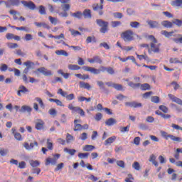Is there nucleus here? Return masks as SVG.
<instances>
[{
  "label": "nucleus",
  "instance_id": "obj_1",
  "mask_svg": "<svg viewBox=\"0 0 182 182\" xmlns=\"http://www.w3.org/2000/svg\"><path fill=\"white\" fill-rule=\"evenodd\" d=\"M82 69L84 70L85 72H90L93 75H100L101 72H107L109 75H114V70L111 67L106 68L105 66H101L100 69H97L92 67L82 66Z\"/></svg>",
  "mask_w": 182,
  "mask_h": 182
},
{
  "label": "nucleus",
  "instance_id": "obj_2",
  "mask_svg": "<svg viewBox=\"0 0 182 182\" xmlns=\"http://www.w3.org/2000/svg\"><path fill=\"white\" fill-rule=\"evenodd\" d=\"M148 38L151 41L150 48L148 50L149 53H160V46H161V43H157V39L154 36L150 35L148 36Z\"/></svg>",
  "mask_w": 182,
  "mask_h": 182
},
{
  "label": "nucleus",
  "instance_id": "obj_3",
  "mask_svg": "<svg viewBox=\"0 0 182 182\" xmlns=\"http://www.w3.org/2000/svg\"><path fill=\"white\" fill-rule=\"evenodd\" d=\"M59 1L61 4H64L61 5V8L63 12L57 11V14H58L59 16H60L61 18H68V16H69V14H68L67 11H70V4H69L70 0H59Z\"/></svg>",
  "mask_w": 182,
  "mask_h": 182
},
{
  "label": "nucleus",
  "instance_id": "obj_4",
  "mask_svg": "<svg viewBox=\"0 0 182 182\" xmlns=\"http://www.w3.org/2000/svg\"><path fill=\"white\" fill-rule=\"evenodd\" d=\"M121 38L124 42H132L134 41V32L132 30H127L121 33Z\"/></svg>",
  "mask_w": 182,
  "mask_h": 182
},
{
  "label": "nucleus",
  "instance_id": "obj_5",
  "mask_svg": "<svg viewBox=\"0 0 182 182\" xmlns=\"http://www.w3.org/2000/svg\"><path fill=\"white\" fill-rule=\"evenodd\" d=\"M96 23L100 26V32L101 33H107V32H109V22L105 21L102 19H97Z\"/></svg>",
  "mask_w": 182,
  "mask_h": 182
},
{
  "label": "nucleus",
  "instance_id": "obj_6",
  "mask_svg": "<svg viewBox=\"0 0 182 182\" xmlns=\"http://www.w3.org/2000/svg\"><path fill=\"white\" fill-rule=\"evenodd\" d=\"M161 134L162 137H164V139H165L166 140H168V139H171L172 141H177L178 143H181L182 141L181 138L176 136L174 135L168 134L164 131L161 132Z\"/></svg>",
  "mask_w": 182,
  "mask_h": 182
},
{
  "label": "nucleus",
  "instance_id": "obj_7",
  "mask_svg": "<svg viewBox=\"0 0 182 182\" xmlns=\"http://www.w3.org/2000/svg\"><path fill=\"white\" fill-rule=\"evenodd\" d=\"M68 109H69V110H71L72 113H76L77 112L82 117H85V116L86 114L85 111L82 108H80V107H75V106H73V104H69L68 105Z\"/></svg>",
  "mask_w": 182,
  "mask_h": 182
},
{
  "label": "nucleus",
  "instance_id": "obj_8",
  "mask_svg": "<svg viewBox=\"0 0 182 182\" xmlns=\"http://www.w3.org/2000/svg\"><path fill=\"white\" fill-rule=\"evenodd\" d=\"M9 14L10 15H13V19H14V21H21V22H25L26 21V18L21 16V13L17 11L10 10Z\"/></svg>",
  "mask_w": 182,
  "mask_h": 182
},
{
  "label": "nucleus",
  "instance_id": "obj_9",
  "mask_svg": "<svg viewBox=\"0 0 182 182\" xmlns=\"http://www.w3.org/2000/svg\"><path fill=\"white\" fill-rule=\"evenodd\" d=\"M58 95H60L63 97H65L66 100H73V99H75V94L72 93V94H69L68 95V92L63 91V90H62V88H60L58 90Z\"/></svg>",
  "mask_w": 182,
  "mask_h": 182
},
{
  "label": "nucleus",
  "instance_id": "obj_10",
  "mask_svg": "<svg viewBox=\"0 0 182 182\" xmlns=\"http://www.w3.org/2000/svg\"><path fill=\"white\" fill-rule=\"evenodd\" d=\"M55 158H47L46 159V166H49V164H52V166H55L58 159H60V154H56L54 155Z\"/></svg>",
  "mask_w": 182,
  "mask_h": 182
},
{
  "label": "nucleus",
  "instance_id": "obj_11",
  "mask_svg": "<svg viewBox=\"0 0 182 182\" xmlns=\"http://www.w3.org/2000/svg\"><path fill=\"white\" fill-rule=\"evenodd\" d=\"M105 2V0H100V5L99 4H95L92 5V9L95 11H99L98 14L100 16L103 15V3Z\"/></svg>",
  "mask_w": 182,
  "mask_h": 182
},
{
  "label": "nucleus",
  "instance_id": "obj_12",
  "mask_svg": "<svg viewBox=\"0 0 182 182\" xmlns=\"http://www.w3.org/2000/svg\"><path fill=\"white\" fill-rule=\"evenodd\" d=\"M21 3L22 4V5H23V6H25V8H28V9H31V11H35V9H36V5L35 4V3H33V1H26L25 0H23L21 1Z\"/></svg>",
  "mask_w": 182,
  "mask_h": 182
},
{
  "label": "nucleus",
  "instance_id": "obj_13",
  "mask_svg": "<svg viewBox=\"0 0 182 182\" xmlns=\"http://www.w3.org/2000/svg\"><path fill=\"white\" fill-rule=\"evenodd\" d=\"M28 93H29V90L25 85H20L18 87L17 95L19 96V97H22V95H28Z\"/></svg>",
  "mask_w": 182,
  "mask_h": 182
},
{
  "label": "nucleus",
  "instance_id": "obj_14",
  "mask_svg": "<svg viewBox=\"0 0 182 182\" xmlns=\"http://www.w3.org/2000/svg\"><path fill=\"white\" fill-rule=\"evenodd\" d=\"M146 23H148L151 29H160V28H161L159 21L149 20L147 21Z\"/></svg>",
  "mask_w": 182,
  "mask_h": 182
},
{
  "label": "nucleus",
  "instance_id": "obj_15",
  "mask_svg": "<svg viewBox=\"0 0 182 182\" xmlns=\"http://www.w3.org/2000/svg\"><path fill=\"white\" fill-rule=\"evenodd\" d=\"M87 62L89 63H98L99 65H102L103 63V60L99 55H95L92 58H87Z\"/></svg>",
  "mask_w": 182,
  "mask_h": 182
},
{
  "label": "nucleus",
  "instance_id": "obj_16",
  "mask_svg": "<svg viewBox=\"0 0 182 182\" xmlns=\"http://www.w3.org/2000/svg\"><path fill=\"white\" fill-rule=\"evenodd\" d=\"M23 65L26 66V68L23 70V73H25V75H28V73H29V69H31L32 66H35V63L31 60H28L24 62Z\"/></svg>",
  "mask_w": 182,
  "mask_h": 182
},
{
  "label": "nucleus",
  "instance_id": "obj_17",
  "mask_svg": "<svg viewBox=\"0 0 182 182\" xmlns=\"http://www.w3.org/2000/svg\"><path fill=\"white\" fill-rule=\"evenodd\" d=\"M125 106H127V107H134V109H137V107H141L143 105L140 102H125Z\"/></svg>",
  "mask_w": 182,
  "mask_h": 182
},
{
  "label": "nucleus",
  "instance_id": "obj_18",
  "mask_svg": "<svg viewBox=\"0 0 182 182\" xmlns=\"http://www.w3.org/2000/svg\"><path fill=\"white\" fill-rule=\"evenodd\" d=\"M168 97L172 100L174 103H177V105H181L182 106V100L181 99L174 96L173 94H168Z\"/></svg>",
  "mask_w": 182,
  "mask_h": 182
},
{
  "label": "nucleus",
  "instance_id": "obj_19",
  "mask_svg": "<svg viewBox=\"0 0 182 182\" xmlns=\"http://www.w3.org/2000/svg\"><path fill=\"white\" fill-rule=\"evenodd\" d=\"M6 38L8 41H11L12 39H14V41H21V36L14 35V34L11 33H8L6 34Z\"/></svg>",
  "mask_w": 182,
  "mask_h": 182
},
{
  "label": "nucleus",
  "instance_id": "obj_20",
  "mask_svg": "<svg viewBox=\"0 0 182 182\" xmlns=\"http://www.w3.org/2000/svg\"><path fill=\"white\" fill-rule=\"evenodd\" d=\"M38 72H40V73H42L44 75V76H52V71L48 70L46 68L42 67L40 68H38Z\"/></svg>",
  "mask_w": 182,
  "mask_h": 182
},
{
  "label": "nucleus",
  "instance_id": "obj_21",
  "mask_svg": "<svg viewBox=\"0 0 182 182\" xmlns=\"http://www.w3.org/2000/svg\"><path fill=\"white\" fill-rule=\"evenodd\" d=\"M38 147V144L36 141H34L33 143H31L30 145L28 142H24L23 143V147L26 148V150H32V149H33V147Z\"/></svg>",
  "mask_w": 182,
  "mask_h": 182
},
{
  "label": "nucleus",
  "instance_id": "obj_22",
  "mask_svg": "<svg viewBox=\"0 0 182 182\" xmlns=\"http://www.w3.org/2000/svg\"><path fill=\"white\" fill-rule=\"evenodd\" d=\"M79 122H80V119L74 120V132H80L81 130H82V124H77Z\"/></svg>",
  "mask_w": 182,
  "mask_h": 182
},
{
  "label": "nucleus",
  "instance_id": "obj_23",
  "mask_svg": "<svg viewBox=\"0 0 182 182\" xmlns=\"http://www.w3.org/2000/svg\"><path fill=\"white\" fill-rule=\"evenodd\" d=\"M161 25L163 28H166L168 29L173 28V22L167 20L162 21Z\"/></svg>",
  "mask_w": 182,
  "mask_h": 182
},
{
  "label": "nucleus",
  "instance_id": "obj_24",
  "mask_svg": "<svg viewBox=\"0 0 182 182\" xmlns=\"http://www.w3.org/2000/svg\"><path fill=\"white\" fill-rule=\"evenodd\" d=\"M43 126H45V122L42 119H37L35 126L36 130H42V129H43Z\"/></svg>",
  "mask_w": 182,
  "mask_h": 182
},
{
  "label": "nucleus",
  "instance_id": "obj_25",
  "mask_svg": "<svg viewBox=\"0 0 182 182\" xmlns=\"http://www.w3.org/2000/svg\"><path fill=\"white\" fill-rule=\"evenodd\" d=\"M156 159L157 157H156L154 154H151L149 156V161H150V163H152V164L155 166V167H159V162L156 161Z\"/></svg>",
  "mask_w": 182,
  "mask_h": 182
},
{
  "label": "nucleus",
  "instance_id": "obj_26",
  "mask_svg": "<svg viewBox=\"0 0 182 182\" xmlns=\"http://www.w3.org/2000/svg\"><path fill=\"white\" fill-rule=\"evenodd\" d=\"M82 15L85 19L92 18V11L90 9H85L82 12Z\"/></svg>",
  "mask_w": 182,
  "mask_h": 182
},
{
  "label": "nucleus",
  "instance_id": "obj_27",
  "mask_svg": "<svg viewBox=\"0 0 182 182\" xmlns=\"http://www.w3.org/2000/svg\"><path fill=\"white\" fill-rule=\"evenodd\" d=\"M19 112L21 113H26V112L31 113V112H32V107L28 105H23L21 109H19Z\"/></svg>",
  "mask_w": 182,
  "mask_h": 182
},
{
  "label": "nucleus",
  "instance_id": "obj_28",
  "mask_svg": "<svg viewBox=\"0 0 182 182\" xmlns=\"http://www.w3.org/2000/svg\"><path fill=\"white\" fill-rule=\"evenodd\" d=\"M80 89H87V90H90L92 87L90 86V83L85 82H80Z\"/></svg>",
  "mask_w": 182,
  "mask_h": 182
},
{
  "label": "nucleus",
  "instance_id": "obj_29",
  "mask_svg": "<svg viewBox=\"0 0 182 182\" xmlns=\"http://www.w3.org/2000/svg\"><path fill=\"white\" fill-rule=\"evenodd\" d=\"M116 136H110L105 141V146H109V144H112V143L116 141Z\"/></svg>",
  "mask_w": 182,
  "mask_h": 182
},
{
  "label": "nucleus",
  "instance_id": "obj_30",
  "mask_svg": "<svg viewBox=\"0 0 182 182\" xmlns=\"http://www.w3.org/2000/svg\"><path fill=\"white\" fill-rule=\"evenodd\" d=\"M117 123V121L114 118H109L105 122L106 126H114V124H116Z\"/></svg>",
  "mask_w": 182,
  "mask_h": 182
},
{
  "label": "nucleus",
  "instance_id": "obj_31",
  "mask_svg": "<svg viewBox=\"0 0 182 182\" xmlns=\"http://www.w3.org/2000/svg\"><path fill=\"white\" fill-rule=\"evenodd\" d=\"M96 147L93 145H85L82 147L83 151H93Z\"/></svg>",
  "mask_w": 182,
  "mask_h": 182
},
{
  "label": "nucleus",
  "instance_id": "obj_32",
  "mask_svg": "<svg viewBox=\"0 0 182 182\" xmlns=\"http://www.w3.org/2000/svg\"><path fill=\"white\" fill-rule=\"evenodd\" d=\"M71 16L73 18H77V19H82L83 14L82 11H77L75 13H70Z\"/></svg>",
  "mask_w": 182,
  "mask_h": 182
},
{
  "label": "nucleus",
  "instance_id": "obj_33",
  "mask_svg": "<svg viewBox=\"0 0 182 182\" xmlns=\"http://www.w3.org/2000/svg\"><path fill=\"white\" fill-rule=\"evenodd\" d=\"M38 14L40 15H46V8L45 6L41 5L38 7Z\"/></svg>",
  "mask_w": 182,
  "mask_h": 182
},
{
  "label": "nucleus",
  "instance_id": "obj_34",
  "mask_svg": "<svg viewBox=\"0 0 182 182\" xmlns=\"http://www.w3.org/2000/svg\"><path fill=\"white\" fill-rule=\"evenodd\" d=\"M172 6H177L178 8H182V0L173 1L171 3Z\"/></svg>",
  "mask_w": 182,
  "mask_h": 182
},
{
  "label": "nucleus",
  "instance_id": "obj_35",
  "mask_svg": "<svg viewBox=\"0 0 182 182\" xmlns=\"http://www.w3.org/2000/svg\"><path fill=\"white\" fill-rule=\"evenodd\" d=\"M161 33L164 35V36H165L166 38H171V36H173V34L174 33V31L168 32L167 31L163 30L161 31Z\"/></svg>",
  "mask_w": 182,
  "mask_h": 182
},
{
  "label": "nucleus",
  "instance_id": "obj_36",
  "mask_svg": "<svg viewBox=\"0 0 182 182\" xmlns=\"http://www.w3.org/2000/svg\"><path fill=\"white\" fill-rule=\"evenodd\" d=\"M55 53L58 56H69V54L68 52H66L65 50H58L55 51Z\"/></svg>",
  "mask_w": 182,
  "mask_h": 182
},
{
  "label": "nucleus",
  "instance_id": "obj_37",
  "mask_svg": "<svg viewBox=\"0 0 182 182\" xmlns=\"http://www.w3.org/2000/svg\"><path fill=\"white\" fill-rule=\"evenodd\" d=\"M69 70H80L81 69L80 66L75 64H70L68 65Z\"/></svg>",
  "mask_w": 182,
  "mask_h": 182
},
{
  "label": "nucleus",
  "instance_id": "obj_38",
  "mask_svg": "<svg viewBox=\"0 0 182 182\" xmlns=\"http://www.w3.org/2000/svg\"><path fill=\"white\" fill-rule=\"evenodd\" d=\"M92 42H94L95 43L97 42V41L96 40V37H95V36H88L86 39V43H92Z\"/></svg>",
  "mask_w": 182,
  "mask_h": 182
},
{
  "label": "nucleus",
  "instance_id": "obj_39",
  "mask_svg": "<svg viewBox=\"0 0 182 182\" xmlns=\"http://www.w3.org/2000/svg\"><path fill=\"white\" fill-rule=\"evenodd\" d=\"M30 166H31V167H38V166H41V162H39L38 161H33V160H31L29 161Z\"/></svg>",
  "mask_w": 182,
  "mask_h": 182
},
{
  "label": "nucleus",
  "instance_id": "obj_40",
  "mask_svg": "<svg viewBox=\"0 0 182 182\" xmlns=\"http://www.w3.org/2000/svg\"><path fill=\"white\" fill-rule=\"evenodd\" d=\"M35 100L38 102V105H40V107L42 109H45V104H43V101L42 100V98L41 97H36Z\"/></svg>",
  "mask_w": 182,
  "mask_h": 182
},
{
  "label": "nucleus",
  "instance_id": "obj_41",
  "mask_svg": "<svg viewBox=\"0 0 182 182\" xmlns=\"http://www.w3.org/2000/svg\"><path fill=\"white\" fill-rule=\"evenodd\" d=\"M169 63L173 64V63H182V61H180L178 58H171L169 59Z\"/></svg>",
  "mask_w": 182,
  "mask_h": 182
},
{
  "label": "nucleus",
  "instance_id": "obj_42",
  "mask_svg": "<svg viewBox=\"0 0 182 182\" xmlns=\"http://www.w3.org/2000/svg\"><path fill=\"white\" fill-rule=\"evenodd\" d=\"M90 156V154L86 152V153H79L78 157L79 159H87Z\"/></svg>",
  "mask_w": 182,
  "mask_h": 182
},
{
  "label": "nucleus",
  "instance_id": "obj_43",
  "mask_svg": "<svg viewBox=\"0 0 182 182\" xmlns=\"http://www.w3.org/2000/svg\"><path fill=\"white\" fill-rule=\"evenodd\" d=\"M75 140V137L73 136L70 135V134L68 133L66 135V142L70 143Z\"/></svg>",
  "mask_w": 182,
  "mask_h": 182
},
{
  "label": "nucleus",
  "instance_id": "obj_44",
  "mask_svg": "<svg viewBox=\"0 0 182 182\" xmlns=\"http://www.w3.org/2000/svg\"><path fill=\"white\" fill-rule=\"evenodd\" d=\"M7 46L9 49H16V48H18V43H8Z\"/></svg>",
  "mask_w": 182,
  "mask_h": 182
},
{
  "label": "nucleus",
  "instance_id": "obj_45",
  "mask_svg": "<svg viewBox=\"0 0 182 182\" xmlns=\"http://www.w3.org/2000/svg\"><path fill=\"white\" fill-rule=\"evenodd\" d=\"M128 85L129 86H130V87H132V89H137V87H140V83H134L133 82H129Z\"/></svg>",
  "mask_w": 182,
  "mask_h": 182
},
{
  "label": "nucleus",
  "instance_id": "obj_46",
  "mask_svg": "<svg viewBox=\"0 0 182 182\" xmlns=\"http://www.w3.org/2000/svg\"><path fill=\"white\" fill-rule=\"evenodd\" d=\"M130 26H131V28H134V29H137V28H139V26H140V23H139L137 21H132L130 23Z\"/></svg>",
  "mask_w": 182,
  "mask_h": 182
},
{
  "label": "nucleus",
  "instance_id": "obj_47",
  "mask_svg": "<svg viewBox=\"0 0 182 182\" xmlns=\"http://www.w3.org/2000/svg\"><path fill=\"white\" fill-rule=\"evenodd\" d=\"M48 19L53 25H58V18L52 16H48Z\"/></svg>",
  "mask_w": 182,
  "mask_h": 182
},
{
  "label": "nucleus",
  "instance_id": "obj_48",
  "mask_svg": "<svg viewBox=\"0 0 182 182\" xmlns=\"http://www.w3.org/2000/svg\"><path fill=\"white\" fill-rule=\"evenodd\" d=\"M151 102H152V103H160V97H159V96H152L151 97Z\"/></svg>",
  "mask_w": 182,
  "mask_h": 182
},
{
  "label": "nucleus",
  "instance_id": "obj_49",
  "mask_svg": "<svg viewBox=\"0 0 182 182\" xmlns=\"http://www.w3.org/2000/svg\"><path fill=\"white\" fill-rule=\"evenodd\" d=\"M136 58H138L139 60H143V59H144V60H147V59H149V56H147V55L146 54L139 55L136 53Z\"/></svg>",
  "mask_w": 182,
  "mask_h": 182
},
{
  "label": "nucleus",
  "instance_id": "obj_50",
  "mask_svg": "<svg viewBox=\"0 0 182 182\" xmlns=\"http://www.w3.org/2000/svg\"><path fill=\"white\" fill-rule=\"evenodd\" d=\"M64 151H65L66 153H69L70 156H75V154L76 153V149H69L68 148H65Z\"/></svg>",
  "mask_w": 182,
  "mask_h": 182
},
{
  "label": "nucleus",
  "instance_id": "obj_51",
  "mask_svg": "<svg viewBox=\"0 0 182 182\" xmlns=\"http://www.w3.org/2000/svg\"><path fill=\"white\" fill-rule=\"evenodd\" d=\"M13 6H19L21 1L19 0H9Z\"/></svg>",
  "mask_w": 182,
  "mask_h": 182
},
{
  "label": "nucleus",
  "instance_id": "obj_52",
  "mask_svg": "<svg viewBox=\"0 0 182 182\" xmlns=\"http://www.w3.org/2000/svg\"><path fill=\"white\" fill-rule=\"evenodd\" d=\"M140 86H141V90H150V85L147 83L142 84V85L140 84Z\"/></svg>",
  "mask_w": 182,
  "mask_h": 182
},
{
  "label": "nucleus",
  "instance_id": "obj_53",
  "mask_svg": "<svg viewBox=\"0 0 182 182\" xmlns=\"http://www.w3.org/2000/svg\"><path fill=\"white\" fill-rule=\"evenodd\" d=\"M159 110H161L163 113H168V107L165 105H160L159 107Z\"/></svg>",
  "mask_w": 182,
  "mask_h": 182
},
{
  "label": "nucleus",
  "instance_id": "obj_54",
  "mask_svg": "<svg viewBox=\"0 0 182 182\" xmlns=\"http://www.w3.org/2000/svg\"><path fill=\"white\" fill-rule=\"evenodd\" d=\"M119 130L122 133H126V132H129V130H130V126L127 125V127H121Z\"/></svg>",
  "mask_w": 182,
  "mask_h": 182
},
{
  "label": "nucleus",
  "instance_id": "obj_55",
  "mask_svg": "<svg viewBox=\"0 0 182 182\" xmlns=\"http://www.w3.org/2000/svg\"><path fill=\"white\" fill-rule=\"evenodd\" d=\"M132 167L134 168V170L139 171L140 170V164L137 161H134L132 164Z\"/></svg>",
  "mask_w": 182,
  "mask_h": 182
},
{
  "label": "nucleus",
  "instance_id": "obj_56",
  "mask_svg": "<svg viewBox=\"0 0 182 182\" xmlns=\"http://www.w3.org/2000/svg\"><path fill=\"white\" fill-rule=\"evenodd\" d=\"M114 89H115L116 90L120 91V90H123V85H120V84H116L114 83L113 85Z\"/></svg>",
  "mask_w": 182,
  "mask_h": 182
},
{
  "label": "nucleus",
  "instance_id": "obj_57",
  "mask_svg": "<svg viewBox=\"0 0 182 182\" xmlns=\"http://www.w3.org/2000/svg\"><path fill=\"white\" fill-rule=\"evenodd\" d=\"M133 180H134L133 175H132V173H129L127 177L125 178V182H133Z\"/></svg>",
  "mask_w": 182,
  "mask_h": 182
},
{
  "label": "nucleus",
  "instance_id": "obj_58",
  "mask_svg": "<svg viewBox=\"0 0 182 182\" xmlns=\"http://www.w3.org/2000/svg\"><path fill=\"white\" fill-rule=\"evenodd\" d=\"M172 23H174V25H176V26H178V28H180L182 26V20L176 18L174 20V21H173Z\"/></svg>",
  "mask_w": 182,
  "mask_h": 182
},
{
  "label": "nucleus",
  "instance_id": "obj_59",
  "mask_svg": "<svg viewBox=\"0 0 182 182\" xmlns=\"http://www.w3.org/2000/svg\"><path fill=\"white\" fill-rule=\"evenodd\" d=\"M0 70H1V72H6V70H8V65L1 64Z\"/></svg>",
  "mask_w": 182,
  "mask_h": 182
},
{
  "label": "nucleus",
  "instance_id": "obj_60",
  "mask_svg": "<svg viewBox=\"0 0 182 182\" xmlns=\"http://www.w3.org/2000/svg\"><path fill=\"white\" fill-rule=\"evenodd\" d=\"M70 32H71V35L73 36H79L80 35H82V33L77 31H75V30H70Z\"/></svg>",
  "mask_w": 182,
  "mask_h": 182
},
{
  "label": "nucleus",
  "instance_id": "obj_61",
  "mask_svg": "<svg viewBox=\"0 0 182 182\" xmlns=\"http://www.w3.org/2000/svg\"><path fill=\"white\" fill-rule=\"evenodd\" d=\"M14 139H16V140H18V141H21L22 135H21V134L18 132H16V134H14Z\"/></svg>",
  "mask_w": 182,
  "mask_h": 182
},
{
  "label": "nucleus",
  "instance_id": "obj_62",
  "mask_svg": "<svg viewBox=\"0 0 182 182\" xmlns=\"http://www.w3.org/2000/svg\"><path fill=\"white\" fill-rule=\"evenodd\" d=\"M16 28V31H24L25 32H29L30 31L29 28L25 27V26L18 27Z\"/></svg>",
  "mask_w": 182,
  "mask_h": 182
},
{
  "label": "nucleus",
  "instance_id": "obj_63",
  "mask_svg": "<svg viewBox=\"0 0 182 182\" xmlns=\"http://www.w3.org/2000/svg\"><path fill=\"white\" fill-rule=\"evenodd\" d=\"M87 139V133L83 132L80 136V140L85 141Z\"/></svg>",
  "mask_w": 182,
  "mask_h": 182
},
{
  "label": "nucleus",
  "instance_id": "obj_64",
  "mask_svg": "<svg viewBox=\"0 0 182 182\" xmlns=\"http://www.w3.org/2000/svg\"><path fill=\"white\" fill-rule=\"evenodd\" d=\"M178 36H180L178 38H174L173 41L176 43H182V35L181 34H178Z\"/></svg>",
  "mask_w": 182,
  "mask_h": 182
}]
</instances>
